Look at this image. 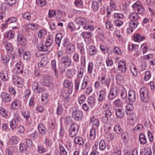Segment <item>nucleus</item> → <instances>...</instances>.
I'll return each instance as SVG.
<instances>
[{"label": "nucleus", "mask_w": 155, "mask_h": 155, "mask_svg": "<svg viewBox=\"0 0 155 155\" xmlns=\"http://www.w3.org/2000/svg\"><path fill=\"white\" fill-rule=\"evenodd\" d=\"M47 34L46 31L44 29H41L39 31L38 33V36L39 38H44Z\"/></svg>", "instance_id": "obj_38"}, {"label": "nucleus", "mask_w": 155, "mask_h": 155, "mask_svg": "<svg viewBox=\"0 0 155 155\" xmlns=\"http://www.w3.org/2000/svg\"><path fill=\"white\" fill-rule=\"evenodd\" d=\"M18 142V139L17 137L14 136L11 137L10 140V143L12 144H17Z\"/></svg>", "instance_id": "obj_47"}, {"label": "nucleus", "mask_w": 155, "mask_h": 155, "mask_svg": "<svg viewBox=\"0 0 155 155\" xmlns=\"http://www.w3.org/2000/svg\"><path fill=\"white\" fill-rule=\"evenodd\" d=\"M64 85L65 87L68 88V90L70 91V93H72L73 87V84L72 82L65 80L64 81Z\"/></svg>", "instance_id": "obj_19"}, {"label": "nucleus", "mask_w": 155, "mask_h": 155, "mask_svg": "<svg viewBox=\"0 0 155 155\" xmlns=\"http://www.w3.org/2000/svg\"><path fill=\"white\" fill-rule=\"evenodd\" d=\"M88 51L90 55L91 56L95 55L97 53V49L94 46H90L89 48Z\"/></svg>", "instance_id": "obj_33"}, {"label": "nucleus", "mask_w": 155, "mask_h": 155, "mask_svg": "<svg viewBox=\"0 0 155 155\" xmlns=\"http://www.w3.org/2000/svg\"><path fill=\"white\" fill-rule=\"evenodd\" d=\"M63 36L61 33H58L56 35L55 37V41L58 45V47L60 46L61 40L63 38Z\"/></svg>", "instance_id": "obj_26"}, {"label": "nucleus", "mask_w": 155, "mask_h": 155, "mask_svg": "<svg viewBox=\"0 0 155 155\" xmlns=\"http://www.w3.org/2000/svg\"><path fill=\"white\" fill-rule=\"evenodd\" d=\"M78 125L76 123L74 122L71 125L70 127L69 130L78 132Z\"/></svg>", "instance_id": "obj_40"}, {"label": "nucleus", "mask_w": 155, "mask_h": 155, "mask_svg": "<svg viewBox=\"0 0 155 155\" xmlns=\"http://www.w3.org/2000/svg\"><path fill=\"white\" fill-rule=\"evenodd\" d=\"M63 15V12L59 10L56 11L55 18L57 19H59L61 18Z\"/></svg>", "instance_id": "obj_58"}, {"label": "nucleus", "mask_w": 155, "mask_h": 155, "mask_svg": "<svg viewBox=\"0 0 155 155\" xmlns=\"http://www.w3.org/2000/svg\"><path fill=\"white\" fill-rule=\"evenodd\" d=\"M92 151L90 155H101L98 151L97 146L95 144L92 148Z\"/></svg>", "instance_id": "obj_30"}, {"label": "nucleus", "mask_w": 155, "mask_h": 155, "mask_svg": "<svg viewBox=\"0 0 155 155\" xmlns=\"http://www.w3.org/2000/svg\"><path fill=\"white\" fill-rule=\"evenodd\" d=\"M2 101L5 103H7L10 102L12 99L11 97L9 94L2 92L0 94Z\"/></svg>", "instance_id": "obj_9"}, {"label": "nucleus", "mask_w": 155, "mask_h": 155, "mask_svg": "<svg viewBox=\"0 0 155 155\" xmlns=\"http://www.w3.org/2000/svg\"><path fill=\"white\" fill-rule=\"evenodd\" d=\"M27 150L26 146L23 143H21L20 145L19 150L22 153L26 152Z\"/></svg>", "instance_id": "obj_57"}, {"label": "nucleus", "mask_w": 155, "mask_h": 155, "mask_svg": "<svg viewBox=\"0 0 155 155\" xmlns=\"http://www.w3.org/2000/svg\"><path fill=\"white\" fill-rule=\"evenodd\" d=\"M62 93L63 96L65 99L64 101L67 102H68L70 101L71 99L69 95L71 93H70V91L68 90V91H63Z\"/></svg>", "instance_id": "obj_18"}, {"label": "nucleus", "mask_w": 155, "mask_h": 155, "mask_svg": "<svg viewBox=\"0 0 155 155\" xmlns=\"http://www.w3.org/2000/svg\"><path fill=\"white\" fill-rule=\"evenodd\" d=\"M87 101L90 107H92L94 105V97L92 96H89L88 98Z\"/></svg>", "instance_id": "obj_39"}, {"label": "nucleus", "mask_w": 155, "mask_h": 155, "mask_svg": "<svg viewBox=\"0 0 155 155\" xmlns=\"http://www.w3.org/2000/svg\"><path fill=\"white\" fill-rule=\"evenodd\" d=\"M40 87L37 82L34 81L32 85V88L35 93H37L38 92V89Z\"/></svg>", "instance_id": "obj_41"}, {"label": "nucleus", "mask_w": 155, "mask_h": 155, "mask_svg": "<svg viewBox=\"0 0 155 155\" xmlns=\"http://www.w3.org/2000/svg\"><path fill=\"white\" fill-rule=\"evenodd\" d=\"M76 24L79 26H83L86 25L87 23V20L82 17H77L75 20Z\"/></svg>", "instance_id": "obj_13"}, {"label": "nucleus", "mask_w": 155, "mask_h": 155, "mask_svg": "<svg viewBox=\"0 0 155 155\" xmlns=\"http://www.w3.org/2000/svg\"><path fill=\"white\" fill-rule=\"evenodd\" d=\"M31 57L30 53L28 51H26L24 54L23 58L24 60H28L30 59Z\"/></svg>", "instance_id": "obj_60"}, {"label": "nucleus", "mask_w": 155, "mask_h": 155, "mask_svg": "<svg viewBox=\"0 0 155 155\" xmlns=\"http://www.w3.org/2000/svg\"><path fill=\"white\" fill-rule=\"evenodd\" d=\"M138 24L137 21L130 20L128 22L129 27L132 29H135L137 27Z\"/></svg>", "instance_id": "obj_25"}, {"label": "nucleus", "mask_w": 155, "mask_h": 155, "mask_svg": "<svg viewBox=\"0 0 155 155\" xmlns=\"http://www.w3.org/2000/svg\"><path fill=\"white\" fill-rule=\"evenodd\" d=\"M132 8L135 12H132L129 16L130 20L137 21L139 18L138 14L143 15L145 12V10L142 6L141 3L137 1L132 5Z\"/></svg>", "instance_id": "obj_1"}, {"label": "nucleus", "mask_w": 155, "mask_h": 155, "mask_svg": "<svg viewBox=\"0 0 155 155\" xmlns=\"http://www.w3.org/2000/svg\"><path fill=\"white\" fill-rule=\"evenodd\" d=\"M118 69L121 73L124 74L126 73L127 70L126 64L124 61H120L118 63Z\"/></svg>", "instance_id": "obj_8"}, {"label": "nucleus", "mask_w": 155, "mask_h": 155, "mask_svg": "<svg viewBox=\"0 0 155 155\" xmlns=\"http://www.w3.org/2000/svg\"><path fill=\"white\" fill-rule=\"evenodd\" d=\"M5 47L7 53L11 54L13 52L14 49L13 47L10 43L8 42L6 43Z\"/></svg>", "instance_id": "obj_22"}, {"label": "nucleus", "mask_w": 155, "mask_h": 155, "mask_svg": "<svg viewBox=\"0 0 155 155\" xmlns=\"http://www.w3.org/2000/svg\"><path fill=\"white\" fill-rule=\"evenodd\" d=\"M139 140L141 145H144L147 143V140L146 137L143 133H140L139 135Z\"/></svg>", "instance_id": "obj_21"}, {"label": "nucleus", "mask_w": 155, "mask_h": 155, "mask_svg": "<svg viewBox=\"0 0 155 155\" xmlns=\"http://www.w3.org/2000/svg\"><path fill=\"white\" fill-rule=\"evenodd\" d=\"M112 152L114 153L117 154V155H121V151L118 146H113Z\"/></svg>", "instance_id": "obj_37"}, {"label": "nucleus", "mask_w": 155, "mask_h": 155, "mask_svg": "<svg viewBox=\"0 0 155 155\" xmlns=\"http://www.w3.org/2000/svg\"><path fill=\"white\" fill-rule=\"evenodd\" d=\"M62 64L65 68H67L71 65L72 61L70 58L68 56H64L61 59Z\"/></svg>", "instance_id": "obj_4"}, {"label": "nucleus", "mask_w": 155, "mask_h": 155, "mask_svg": "<svg viewBox=\"0 0 155 155\" xmlns=\"http://www.w3.org/2000/svg\"><path fill=\"white\" fill-rule=\"evenodd\" d=\"M53 41V37L52 35H50L47 38L45 43V45L47 47L50 46Z\"/></svg>", "instance_id": "obj_31"}, {"label": "nucleus", "mask_w": 155, "mask_h": 155, "mask_svg": "<svg viewBox=\"0 0 155 155\" xmlns=\"http://www.w3.org/2000/svg\"><path fill=\"white\" fill-rule=\"evenodd\" d=\"M7 37L9 40H11L14 38L15 33L12 31H9L7 33Z\"/></svg>", "instance_id": "obj_64"}, {"label": "nucleus", "mask_w": 155, "mask_h": 155, "mask_svg": "<svg viewBox=\"0 0 155 155\" xmlns=\"http://www.w3.org/2000/svg\"><path fill=\"white\" fill-rule=\"evenodd\" d=\"M12 81L14 85L19 87H21L23 85V82L22 79L16 75L12 77Z\"/></svg>", "instance_id": "obj_5"}, {"label": "nucleus", "mask_w": 155, "mask_h": 155, "mask_svg": "<svg viewBox=\"0 0 155 155\" xmlns=\"http://www.w3.org/2000/svg\"><path fill=\"white\" fill-rule=\"evenodd\" d=\"M128 98L130 102H134L136 100V94L133 90H130L128 93Z\"/></svg>", "instance_id": "obj_10"}, {"label": "nucleus", "mask_w": 155, "mask_h": 155, "mask_svg": "<svg viewBox=\"0 0 155 155\" xmlns=\"http://www.w3.org/2000/svg\"><path fill=\"white\" fill-rule=\"evenodd\" d=\"M99 150L101 151H103L106 148V144L105 141L103 140L100 141L99 144Z\"/></svg>", "instance_id": "obj_46"}, {"label": "nucleus", "mask_w": 155, "mask_h": 155, "mask_svg": "<svg viewBox=\"0 0 155 155\" xmlns=\"http://www.w3.org/2000/svg\"><path fill=\"white\" fill-rule=\"evenodd\" d=\"M8 112L4 108L0 107V114L3 117H6L8 115Z\"/></svg>", "instance_id": "obj_54"}, {"label": "nucleus", "mask_w": 155, "mask_h": 155, "mask_svg": "<svg viewBox=\"0 0 155 155\" xmlns=\"http://www.w3.org/2000/svg\"><path fill=\"white\" fill-rule=\"evenodd\" d=\"M84 39H89L92 36L91 33L88 32H83L81 34Z\"/></svg>", "instance_id": "obj_44"}, {"label": "nucleus", "mask_w": 155, "mask_h": 155, "mask_svg": "<svg viewBox=\"0 0 155 155\" xmlns=\"http://www.w3.org/2000/svg\"><path fill=\"white\" fill-rule=\"evenodd\" d=\"M38 128L39 133L42 135H43L46 133L47 128L45 127L44 125L41 123L39 124Z\"/></svg>", "instance_id": "obj_17"}, {"label": "nucleus", "mask_w": 155, "mask_h": 155, "mask_svg": "<svg viewBox=\"0 0 155 155\" xmlns=\"http://www.w3.org/2000/svg\"><path fill=\"white\" fill-rule=\"evenodd\" d=\"M119 92V90L117 87L111 88L108 94L109 99L110 100L114 99L118 95Z\"/></svg>", "instance_id": "obj_6"}, {"label": "nucleus", "mask_w": 155, "mask_h": 155, "mask_svg": "<svg viewBox=\"0 0 155 155\" xmlns=\"http://www.w3.org/2000/svg\"><path fill=\"white\" fill-rule=\"evenodd\" d=\"M84 72V70L82 68H80L78 70L77 74V77L78 78H81Z\"/></svg>", "instance_id": "obj_52"}, {"label": "nucleus", "mask_w": 155, "mask_h": 155, "mask_svg": "<svg viewBox=\"0 0 155 155\" xmlns=\"http://www.w3.org/2000/svg\"><path fill=\"white\" fill-rule=\"evenodd\" d=\"M99 95L98 97V101L99 102H102L105 99L107 95L106 89H103L99 92Z\"/></svg>", "instance_id": "obj_11"}, {"label": "nucleus", "mask_w": 155, "mask_h": 155, "mask_svg": "<svg viewBox=\"0 0 155 155\" xmlns=\"http://www.w3.org/2000/svg\"><path fill=\"white\" fill-rule=\"evenodd\" d=\"M18 124L14 120H12L10 122V127L12 130H14L16 128Z\"/></svg>", "instance_id": "obj_53"}, {"label": "nucleus", "mask_w": 155, "mask_h": 155, "mask_svg": "<svg viewBox=\"0 0 155 155\" xmlns=\"http://www.w3.org/2000/svg\"><path fill=\"white\" fill-rule=\"evenodd\" d=\"M134 107L131 103L127 104L125 107V112L127 115H132L134 113Z\"/></svg>", "instance_id": "obj_14"}, {"label": "nucleus", "mask_w": 155, "mask_h": 155, "mask_svg": "<svg viewBox=\"0 0 155 155\" xmlns=\"http://www.w3.org/2000/svg\"><path fill=\"white\" fill-rule=\"evenodd\" d=\"M149 91L144 87L141 88L140 90V96L141 101L143 102H147L149 99Z\"/></svg>", "instance_id": "obj_2"}, {"label": "nucleus", "mask_w": 155, "mask_h": 155, "mask_svg": "<svg viewBox=\"0 0 155 155\" xmlns=\"http://www.w3.org/2000/svg\"><path fill=\"white\" fill-rule=\"evenodd\" d=\"M99 7L98 3L97 2L94 1L92 4V8L95 11H97Z\"/></svg>", "instance_id": "obj_48"}, {"label": "nucleus", "mask_w": 155, "mask_h": 155, "mask_svg": "<svg viewBox=\"0 0 155 155\" xmlns=\"http://www.w3.org/2000/svg\"><path fill=\"white\" fill-rule=\"evenodd\" d=\"M16 67L18 70V73H23V66L21 62H18L17 63Z\"/></svg>", "instance_id": "obj_32"}, {"label": "nucleus", "mask_w": 155, "mask_h": 155, "mask_svg": "<svg viewBox=\"0 0 155 155\" xmlns=\"http://www.w3.org/2000/svg\"><path fill=\"white\" fill-rule=\"evenodd\" d=\"M21 106V102L19 100L17 99L14 100L10 105V108L12 109L15 110L19 108Z\"/></svg>", "instance_id": "obj_15"}, {"label": "nucleus", "mask_w": 155, "mask_h": 155, "mask_svg": "<svg viewBox=\"0 0 155 155\" xmlns=\"http://www.w3.org/2000/svg\"><path fill=\"white\" fill-rule=\"evenodd\" d=\"M37 48L40 51H46L48 50L47 46L44 45L41 43L38 44L37 45Z\"/></svg>", "instance_id": "obj_27"}, {"label": "nucleus", "mask_w": 155, "mask_h": 155, "mask_svg": "<svg viewBox=\"0 0 155 155\" xmlns=\"http://www.w3.org/2000/svg\"><path fill=\"white\" fill-rule=\"evenodd\" d=\"M73 120L71 116H67L66 118L64 121L65 124L67 125H71L73 123Z\"/></svg>", "instance_id": "obj_45"}, {"label": "nucleus", "mask_w": 155, "mask_h": 155, "mask_svg": "<svg viewBox=\"0 0 155 155\" xmlns=\"http://www.w3.org/2000/svg\"><path fill=\"white\" fill-rule=\"evenodd\" d=\"M17 20V18L16 17H11L5 21V22L6 23L11 24L16 22Z\"/></svg>", "instance_id": "obj_55"}, {"label": "nucleus", "mask_w": 155, "mask_h": 155, "mask_svg": "<svg viewBox=\"0 0 155 155\" xmlns=\"http://www.w3.org/2000/svg\"><path fill=\"white\" fill-rule=\"evenodd\" d=\"M90 138L91 140H94L96 137L95 130L94 128L91 129L90 133Z\"/></svg>", "instance_id": "obj_50"}, {"label": "nucleus", "mask_w": 155, "mask_h": 155, "mask_svg": "<svg viewBox=\"0 0 155 155\" xmlns=\"http://www.w3.org/2000/svg\"><path fill=\"white\" fill-rule=\"evenodd\" d=\"M121 137L124 142L127 143L128 142L129 136L127 132H123L121 135Z\"/></svg>", "instance_id": "obj_42"}, {"label": "nucleus", "mask_w": 155, "mask_h": 155, "mask_svg": "<svg viewBox=\"0 0 155 155\" xmlns=\"http://www.w3.org/2000/svg\"><path fill=\"white\" fill-rule=\"evenodd\" d=\"M145 37L144 36H141L140 34H137L134 35V39L135 41L140 42L142 41Z\"/></svg>", "instance_id": "obj_36"}, {"label": "nucleus", "mask_w": 155, "mask_h": 155, "mask_svg": "<svg viewBox=\"0 0 155 155\" xmlns=\"http://www.w3.org/2000/svg\"><path fill=\"white\" fill-rule=\"evenodd\" d=\"M115 110V115L117 117L122 118L124 117V111L123 108L121 107L120 108L116 109Z\"/></svg>", "instance_id": "obj_16"}, {"label": "nucleus", "mask_w": 155, "mask_h": 155, "mask_svg": "<svg viewBox=\"0 0 155 155\" xmlns=\"http://www.w3.org/2000/svg\"><path fill=\"white\" fill-rule=\"evenodd\" d=\"M22 16L23 18L28 21H30L31 20L30 13L29 12H27L23 14Z\"/></svg>", "instance_id": "obj_49"}, {"label": "nucleus", "mask_w": 155, "mask_h": 155, "mask_svg": "<svg viewBox=\"0 0 155 155\" xmlns=\"http://www.w3.org/2000/svg\"><path fill=\"white\" fill-rule=\"evenodd\" d=\"M140 155H152V152L150 148H145L143 150L140 152Z\"/></svg>", "instance_id": "obj_28"}, {"label": "nucleus", "mask_w": 155, "mask_h": 155, "mask_svg": "<svg viewBox=\"0 0 155 155\" xmlns=\"http://www.w3.org/2000/svg\"><path fill=\"white\" fill-rule=\"evenodd\" d=\"M114 130L115 132L118 134H120L123 131V129L118 124L115 126L114 127Z\"/></svg>", "instance_id": "obj_43"}, {"label": "nucleus", "mask_w": 155, "mask_h": 155, "mask_svg": "<svg viewBox=\"0 0 155 155\" xmlns=\"http://www.w3.org/2000/svg\"><path fill=\"white\" fill-rule=\"evenodd\" d=\"M10 57L9 55H4L2 57V60L5 66L8 65V63L10 61Z\"/></svg>", "instance_id": "obj_24"}, {"label": "nucleus", "mask_w": 155, "mask_h": 155, "mask_svg": "<svg viewBox=\"0 0 155 155\" xmlns=\"http://www.w3.org/2000/svg\"><path fill=\"white\" fill-rule=\"evenodd\" d=\"M117 83L120 84H123L124 82V77L120 75H117L115 77Z\"/></svg>", "instance_id": "obj_35"}, {"label": "nucleus", "mask_w": 155, "mask_h": 155, "mask_svg": "<svg viewBox=\"0 0 155 155\" xmlns=\"http://www.w3.org/2000/svg\"><path fill=\"white\" fill-rule=\"evenodd\" d=\"M63 108L61 104L59 105L57 108V114L58 115H61L63 113Z\"/></svg>", "instance_id": "obj_61"}, {"label": "nucleus", "mask_w": 155, "mask_h": 155, "mask_svg": "<svg viewBox=\"0 0 155 155\" xmlns=\"http://www.w3.org/2000/svg\"><path fill=\"white\" fill-rule=\"evenodd\" d=\"M0 78L3 81H7L9 78L8 72L5 71L0 74Z\"/></svg>", "instance_id": "obj_29"}, {"label": "nucleus", "mask_w": 155, "mask_h": 155, "mask_svg": "<svg viewBox=\"0 0 155 155\" xmlns=\"http://www.w3.org/2000/svg\"><path fill=\"white\" fill-rule=\"evenodd\" d=\"M37 151L39 153L42 154L46 152V150L45 147L40 145L38 146Z\"/></svg>", "instance_id": "obj_59"}, {"label": "nucleus", "mask_w": 155, "mask_h": 155, "mask_svg": "<svg viewBox=\"0 0 155 155\" xmlns=\"http://www.w3.org/2000/svg\"><path fill=\"white\" fill-rule=\"evenodd\" d=\"M17 41L20 45H25L27 42L25 38L21 33H19L17 35Z\"/></svg>", "instance_id": "obj_12"}, {"label": "nucleus", "mask_w": 155, "mask_h": 155, "mask_svg": "<svg viewBox=\"0 0 155 155\" xmlns=\"http://www.w3.org/2000/svg\"><path fill=\"white\" fill-rule=\"evenodd\" d=\"M74 141L76 144L81 145H83L84 143L83 138L79 136L76 137L74 139Z\"/></svg>", "instance_id": "obj_23"}, {"label": "nucleus", "mask_w": 155, "mask_h": 155, "mask_svg": "<svg viewBox=\"0 0 155 155\" xmlns=\"http://www.w3.org/2000/svg\"><path fill=\"white\" fill-rule=\"evenodd\" d=\"M62 45L63 46L66 47L67 50L73 51L74 49V44L70 43L69 39L68 38H65L63 40Z\"/></svg>", "instance_id": "obj_3"}, {"label": "nucleus", "mask_w": 155, "mask_h": 155, "mask_svg": "<svg viewBox=\"0 0 155 155\" xmlns=\"http://www.w3.org/2000/svg\"><path fill=\"white\" fill-rule=\"evenodd\" d=\"M88 81L87 79L84 78L82 81L81 86V89H84L87 87L88 85Z\"/></svg>", "instance_id": "obj_56"}, {"label": "nucleus", "mask_w": 155, "mask_h": 155, "mask_svg": "<svg viewBox=\"0 0 155 155\" xmlns=\"http://www.w3.org/2000/svg\"><path fill=\"white\" fill-rule=\"evenodd\" d=\"M36 3L38 6L43 7L46 5V1L45 0H36Z\"/></svg>", "instance_id": "obj_51"}, {"label": "nucleus", "mask_w": 155, "mask_h": 155, "mask_svg": "<svg viewBox=\"0 0 155 155\" xmlns=\"http://www.w3.org/2000/svg\"><path fill=\"white\" fill-rule=\"evenodd\" d=\"M105 25L107 29L110 31H113V26L108 21H107L105 23Z\"/></svg>", "instance_id": "obj_62"}, {"label": "nucleus", "mask_w": 155, "mask_h": 155, "mask_svg": "<svg viewBox=\"0 0 155 155\" xmlns=\"http://www.w3.org/2000/svg\"><path fill=\"white\" fill-rule=\"evenodd\" d=\"M48 63L47 58L43 57L41 59L40 61L38 63V66L39 68H43Z\"/></svg>", "instance_id": "obj_20"}, {"label": "nucleus", "mask_w": 155, "mask_h": 155, "mask_svg": "<svg viewBox=\"0 0 155 155\" xmlns=\"http://www.w3.org/2000/svg\"><path fill=\"white\" fill-rule=\"evenodd\" d=\"M127 6V4H125L124 5H122L120 6L121 10L126 14H127L128 12Z\"/></svg>", "instance_id": "obj_63"}, {"label": "nucleus", "mask_w": 155, "mask_h": 155, "mask_svg": "<svg viewBox=\"0 0 155 155\" xmlns=\"http://www.w3.org/2000/svg\"><path fill=\"white\" fill-rule=\"evenodd\" d=\"M72 117L75 120H80L83 117V113L82 111L78 110H74L72 114Z\"/></svg>", "instance_id": "obj_7"}, {"label": "nucleus", "mask_w": 155, "mask_h": 155, "mask_svg": "<svg viewBox=\"0 0 155 155\" xmlns=\"http://www.w3.org/2000/svg\"><path fill=\"white\" fill-rule=\"evenodd\" d=\"M138 120V118L135 115L132 116L129 120V123L131 125H133Z\"/></svg>", "instance_id": "obj_34"}]
</instances>
